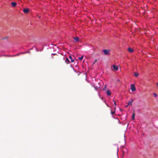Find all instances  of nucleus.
<instances>
[{"label":"nucleus","instance_id":"f257e3e1","mask_svg":"<svg viewBox=\"0 0 158 158\" xmlns=\"http://www.w3.org/2000/svg\"><path fill=\"white\" fill-rule=\"evenodd\" d=\"M103 52L104 53L105 55H108L110 54V50L108 49H104Z\"/></svg>","mask_w":158,"mask_h":158},{"label":"nucleus","instance_id":"f03ea898","mask_svg":"<svg viewBox=\"0 0 158 158\" xmlns=\"http://www.w3.org/2000/svg\"><path fill=\"white\" fill-rule=\"evenodd\" d=\"M131 89L133 92L135 91L136 90V88L134 84H132L131 86Z\"/></svg>","mask_w":158,"mask_h":158},{"label":"nucleus","instance_id":"7ed1b4c3","mask_svg":"<svg viewBox=\"0 0 158 158\" xmlns=\"http://www.w3.org/2000/svg\"><path fill=\"white\" fill-rule=\"evenodd\" d=\"M112 67L113 68V70H115L116 71H117L118 70V66H116L115 65H112Z\"/></svg>","mask_w":158,"mask_h":158},{"label":"nucleus","instance_id":"20e7f679","mask_svg":"<svg viewBox=\"0 0 158 158\" xmlns=\"http://www.w3.org/2000/svg\"><path fill=\"white\" fill-rule=\"evenodd\" d=\"M133 100L132 99L131 100V101H129L128 102V105H127V106H127L129 105H132V102H133Z\"/></svg>","mask_w":158,"mask_h":158},{"label":"nucleus","instance_id":"39448f33","mask_svg":"<svg viewBox=\"0 0 158 158\" xmlns=\"http://www.w3.org/2000/svg\"><path fill=\"white\" fill-rule=\"evenodd\" d=\"M23 12L25 13H27L29 11V9H28L27 8V9H24L23 10Z\"/></svg>","mask_w":158,"mask_h":158},{"label":"nucleus","instance_id":"423d86ee","mask_svg":"<svg viewBox=\"0 0 158 158\" xmlns=\"http://www.w3.org/2000/svg\"><path fill=\"white\" fill-rule=\"evenodd\" d=\"M10 4L12 6L14 7H15L17 5L16 3L15 2H11Z\"/></svg>","mask_w":158,"mask_h":158},{"label":"nucleus","instance_id":"0eeeda50","mask_svg":"<svg viewBox=\"0 0 158 158\" xmlns=\"http://www.w3.org/2000/svg\"><path fill=\"white\" fill-rule=\"evenodd\" d=\"M128 51L130 52H132L134 51V50L133 49L131 48H128Z\"/></svg>","mask_w":158,"mask_h":158},{"label":"nucleus","instance_id":"6e6552de","mask_svg":"<svg viewBox=\"0 0 158 158\" xmlns=\"http://www.w3.org/2000/svg\"><path fill=\"white\" fill-rule=\"evenodd\" d=\"M69 58L71 59V62H74V60L72 59V56L71 55H69Z\"/></svg>","mask_w":158,"mask_h":158},{"label":"nucleus","instance_id":"1a4fd4ad","mask_svg":"<svg viewBox=\"0 0 158 158\" xmlns=\"http://www.w3.org/2000/svg\"><path fill=\"white\" fill-rule=\"evenodd\" d=\"M65 61L67 64H68L70 62L69 60V59L67 58H66L65 60Z\"/></svg>","mask_w":158,"mask_h":158},{"label":"nucleus","instance_id":"9d476101","mask_svg":"<svg viewBox=\"0 0 158 158\" xmlns=\"http://www.w3.org/2000/svg\"><path fill=\"white\" fill-rule=\"evenodd\" d=\"M106 94L108 95H110L111 94L110 90H108L107 91Z\"/></svg>","mask_w":158,"mask_h":158},{"label":"nucleus","instance_id":"9b49d317","mask_svg":"<svg viewBox=\"0 0 158 158\" xmlns=\"http://www.w3.org/2000/svg\"><path fill=\"white\" fill-rule=\"evenodd\" d=\"M74 39L76 42H78L79 41V38L77 37L74 38Z\"/></svg>","mask_w":158,"mask_h":158},{"label":"nucleus","instance_id":"f8f14e48","mask_svg":"<svg viewBox=\"0 0 158 158\" xmlns=\"http://www.w3.org/2000/svg\"><path fill=\"white\" fill-rule=\"evenodd\" d=\"M134 75L136 77H137L139 75V74L137 72H135Z\"/></svg>","mask_w":158,"mask_h":158},{"label":"nucleus","instance_id":"ddd939ff","mask_svg":"<svg viewBox=\"0 0 158 158\" xmlns=\"http://www.w3.org/2000/svg\"><path fill=\"white\" fill-rule=\"evenodd\" d=\"M135 113H134L132 115V119L133 120H134L135 119Z\"/></svg>","mask_w":158,"mask_h":158},{"label":"nucleus","instance_id":"4468645a","mask_svg":"<svg viewBox=\"0 0 158 158\" xmlns=\"http://www.w3.org/2000/svg\"><path fill=\"white\" fill-rule=\"evenodd\" d=\"M83 58V56H81V57H79L78 59L80 60H82Z\"/></svg>","mask_w":158,"mask_h":158},{"label":"nucleus","instance_id":"2eb2a0df","mask_svg":"<svg viewBox=\"0 0 158 158\" xmlns=\"http://www.w3.org/2000/svg\"><path fill=\"white\" fill-rule=\"evenodd\" d=\"M106 85H105V86H104V88H103V89L104 90H105L106 89Z\"/></svg>","mask_w":158,"mask_h":158},{"label":"nucleus","instance_id":"dca6fc26","mask_svg":"<svg viewBox=\"0 0 158 158\" xmlns=\"http://www.w3.org/2000/svg\"><path fill=\"white\" fill-rule=\"evenodd\" d=\"M153 94L155 97H156L157 96V95L156 93H154Z\"/></svg>","mask_w":158,"mask_h":158},{"label":"nucleus","instance_id":"f3484780","mask_svg":"<svg viewBox=\"0 0 158 158\" xmlns=\"http://www.w3.org/2000/svg\"><path fill=\"white\" fill-rule=\"evenodd\" d=\"M115 113V112H113L112 111H111V114H114V113Z\"/></svg>","mask_w":158,"mask_h":158},{"label":"nucleus","instance_id":"a211bd4d","mask_svg":"<svg viewBox=\"0 0 158 158\" xmlns=\"http://www.w3.org/2000/svg\"><path fill=\"white\" fill-rule=\"evenodd\" d=\"M97 59H96L94 61V62L93 63V64H94L95 63V62H97Z\"/></svg>","mask_w":158,"mask_h":158},{"label":"nucleus","instance_id":"6ab92c4d","mask_svg":"<svg viewBox=\"0 0 158 158\" xmlns=\"http://www.w3.org/2000/svg\"><path fill=\"white\" fill-rule=\"evenodd\" d=\"M114 104L115 105V106L116 105V102L115 101H114Z\"/></svg>","mask_w":158,"mask_h":158},{"label":"nucleus","instance_id":"aec40b11","mask_svg":"<svg viewBox=\"0 0 158 158\" xmlns=\"http://www.w3.org/2000/svg\"><path fill=\"white\" fill-rule=\"evenodd\" d=\"M157 85L158 87V82L157 83Z\"/></svg>","mask_w":158,"mask_h":158},{"label":"nucleus","instance_id":"412c9836","mask_svg":"<svg viewBox=\"0 0 158 158\" xmlns=\"http://www.w3.org/2000/svg\"><path fill=\"white\" fill-rule=\"evenodd\" d=\"M6 56H10L9 55H5Z\"/></svg>","mask_w":158,"mask_h":158},{"label":"nucleus","instance_id":"4be33fe9","mask_svg":"<svg viewBox=\"0 0 158 158\" xmlns=\"http://www.w3.org/2000/svg\"><path fill=\"white\" fill-rule=\"evenodd\" d=\"M6 39V38H2L3 39Z\"/></svg>","mask_w":158,"mask_h":158}]
</instances>
